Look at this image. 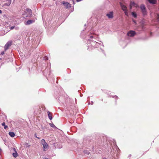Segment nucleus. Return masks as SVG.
Here are the masks:
<instances>
[{"instance_id":"28","label":"nucleus","mask_w":159,"mask_h":159,"mask_svg":"<svg viewBox=\"0 0 159 159\" xmlns=\"http://www.w3.org/2000/svg\"><path fill=\"white\" fill-rule=\"evenodd\" d=\"M2 13V11L1 10H0V14H1Z\"/></svg>"},{"instance_id":"34","label":"nucleus","mask_w":159,"mask_h":159,"mask_svg":"<svg viewBox=\"0 0 159 159\" xmlns=\"http://www.w3.org/2000/svg\"><path fill=\"white\" fill-rule=\"evenodd\" d=\"M57 83H58V81H57Z\"/></svg>"},{"instance_id":"1","label":"nucleus","mask_w":159,"mask_h":159,"mask_svg":"<svg viewBox=\"0 0 159 159\" xmlns=\"http://www.w3.org/2000/svg\"><path fill=\"white\" fill-rule=\"evenodd\" d=\"M120 4L121 9L124 12L125 15L126 16H128L129 15V13L126 7L121 2H120Z\"/></svg>"},{"instance_id":"9","label":"nucleus","mask_w":159,"mask_h":159,"mask_svg":"<svg viewBox=\"0 0 159 159\" xmlns=\"http://www.w3.org/2000/svg\"><path fill=\"white\" fill-rule=\"evenodd\" d=\"M130 6L132 7H138V5L134 2L131 1L130 2Z\"/></svg>"},{"instance_id":"2","label":"nucleus","mask_w":159,"mask_h":159,"mask_svg":"<svg viewBox=\"0 0 159 159\" xmlns=\"http://www.w3.org/2000/svg\"><path fill=\"white\" fill-rule=\"evenodd\" d=\"M41 143L43 144V147L44 151H46V149L48 148V144L45 141V140L43 139H42L41 141Z\"/></svg>"},{"instance_id":"30","label":"nucleus","mask_w":159,"mask_h":159,"mask_svg":"<svg viewBox=\"0 0 159 159\" xmlns=\"http://www.w3.org/2000/svg\"><path fill=\"white\" fill-rule=\"evenodd\" d=\"M2 151V149H1L0 148V152H1Z\"/></svg>"},{"instance_id":"21","label":"nucleus","mask_w":159,"mask_h":159,"mask_svg":"<svg viewBox=\"0 0 159 159\" xmlns=\"http://www.w3.org/2000/svg\"><path fill=\"white\" fill-rule=\"evenodd\" d=\"M44 59L46 60H48V57H44Z\"/></svg>"},{"instance_id":"8","label":"nucleus","mask_w":159,"mask_h":159,"mask_svg":"<svg viewBox=\"0 0 159 159\" xmlns=\"http://www.w3.org/2000/svg\"><path fill=\"white\" fill-rule=\"evenodd\" d=\"M34 20H28L25 23V25H29L33 23L34 22Z\"/></svg>"},{"instance_id":"5","label":"nucleus","mask_w":159,"mask_h":159,"mask_svg":"<svg viewBox=\"0 0 159 159\" xmlns=\"http://www.w3.org/2000/svg\"><path fill=\"white\" fill-rule=\"evenodd\" d=\"M64 5L65 8H69L71 7V5L69 3L67 2H62Z\"/></svg>"},{"instance_id":"18","label":"nucleus","mask_w":159,"mask_h":159,"mask_svg":"<svg viewBox=\"0 0 159 159\" xmlns=\"http://www.w3.org/2000/svg\"><path fill=\"white\" fill-rule=\"evenodd\" d=\"M132 15L135 18H136L137 17V14L135 12H132Z\"/></svg>"},{"instance_id":"33","label":"nucleus","mask_w":159,"mask_h":159,"mask_svg":"<svg viewBox=\"0 0 159 159\" xmlns=\"http://www.w3.org/2000/svg\"><path fill=\"white\" fill-rule=\"evenodd\" d=\"M103 159H107L106 158H103Z\"/></svg>"},{"instance_id":"17","label":"nucleus","mask_w":159,"mask_h":159,"mask_svg":"<svg viewBox=\"0 0 159 159\" xmlns=\"http://www.w3.org/2000/svg\"><path fill=\"white\" fill-rule=\"evenodd\" d=\"M26 10L30 14H32V11L30 9L28 8L26 9Z\"/></svg>"},{"instance_id":"32","label":"nucleus","mask_w":159,"mask_h":159,"mask_svg":"<svg viewBox=\"0 0 159 159\" xmlns=\"http://www.w3.org/2000/svg\"><path fill=\"white\" fill-rule=\"evenodd\" d=\"M56 5H57V2H56Z\"/></svg>"},{"instance_id":"23","label":"nucleus","mask_w":159,"mask_h":159,"mask_svg":"<svg viewBox=\"0 0 159 159\" xmlns=\"http://www.w3.org/2000/svg\"><path fill=\"white\" fill-rule=\"evenodd\" d=\"M15 27L14 26H12L10 28L11 29H13Z\"/></svg>"},{"instance_id":"22","label":"nucleus","mask_w":159,"mask_h":159,"mask_svg":"<svg viewBox=\"0 0 159 159\" xmlns=\"http://www.w3.org/2000/svg\"><path fill=\"white\" fill-rule=\"evenodd\" d=\"M26 145H27L28 146L27 147H29L30 146V145H29L28 143H26Z\"/></svg>"},{"instance_id":"20","label":"nucleus","mask_w":159,"mask_h":159,"mask_svg":"<svg viewBox=\"0 0 159 159\" xmlns=\"http://www.w3.org/2000/svg\"><path fill=\"white\" fill-rule=\"evenodd\" d=\"M4 54V51H2L1 52V54L2 55H3Z\"/></svg>"},{"instance_id":"16","label":"nucleus","mask_w":159,"mask_h":159,"mask_svg":"<svg viewBox=\"0 0 159 159\" xmlns=\"http://www.w3.org/2000/svg\"><path fill=\"white\" fill-rule=\"evenodd\" d=\"M84 152L85 154L86 155H89V154L90 152H89L87 151V150H84Z\"/></svg>"},{"instance_id":"6","label":"nucleus","mask_w":159,"mask_h":159,"mask_svg":"<svg viewBox=\"0 0 159 159\" xmlns=\"http://www.w3.org/2000/svg\"><path fill=\"white\" fill-rule=\"evenodd\" d=\"M135 32L134 31L131 30L127 33V35L128 36L133 37L135 35Z\"/></svg>"},{"instance_id":"14","label":"nucleus","mask_w":159,"mask_h":159,"mask_svg":"<svg viewBox=\"0 0 159 159\" xmlns=\"http://www.w3.org/2000/svg\"><path fill=\"white\" fill-rule=\"evenodd\" d=\"M150 3L152 4H155L156 2V0H148Z\"/></svg>"},{"instance_id":"4","label":"nucleus","mask_w":159,"mask_h":159,"mask_svg":"<svg viewBox=\"0 0 159 159\" xmlns=\"http://www.w3.org/2000/svg\"><path fill=\"white\" fill-rule=\"evenodd\" d=\"M140 8L143 15H146L147 12L145 6L143 5H141Z\"/></svg>"},{"instance_id":"3","label":"nucleus","mask_w":159,"mask_h":159,"mask_svg":"<svg viewBox=\"0 0 159 159\" xmlns=\"http://www.w3.org/2000/svg\"><path fill=\"white\" fill-rule=\"evenodd\" d=\"M12 43V42L11 41H8L4 46V50L6 51L8 49L9 47L11 45Z\"/></svg>"},{"instance_id":"15","label":"nucleus","mask_w":159,"mask_h":159,"mask_svg":"<svg viewBox=\"0 0 159 159\" xmlns=\"http://www.w3.org/2000/svg\"><path fill=\"white\" fill-rule=\"evenodd\" d=\"M2 125L4 126V129H6L8 127V126L7 125H5V122L2 123Z\"/></svg>"},{"instance_id":"11","label":"nucleus","mask_w":159,"mask_h":159,"mask_svg":"<svg viewBox=\"0 0 159 159\" xmlns=\"http://www.w3.org/2000/svg\"><path fill=\"white\" fill-rule=\"evenodd\" d=\"M6 2L4 3V5L6 6H9L11 3V0H6Z\"/></svg>"},{"instance_id":"13","label":"nucleus","mask_w":159,"mask_h":159,"mask_svg":"<svg viewBox=\"0 0 159 159\" xmlns=\"http://www.w3.org/2000/svg\"><path fill=\"white\" fill-rule=\"evenodd\" d=\"M9 135L11 137H13L15 136L14 133L12 132H10L9 133Z\"/></svg>"},{"instance_id":"7","label":"nucleus","mask_w":159,"mask_h":159,"mask_svg":"<svg viewBox=\"0 0 159 159\" xmlns=\"http://www.w3.org/2000/svg\"><path fill=\"white\" fill-rule=\"evenodd\" d=\"M106 15L109 18H112L113 17V12H110L109 13L107 14Z\"/></svg>"},{"instance_id":"26","label":"nucleus","mask_w":159,"mask_h":159,"mask_svg":"<svg viewBox=\"0 0 159 159\" xmlns=\"http://www.w3.org/2000/svg\"><path fill=\"white\" fill-rule=\"evenodd\" d=\"M35 137H36L37 138H38V139H39V138L37 137L36 136V134H35Z\"/></svg>"},{"instance_id":"27","label":"nucleus","mask_w":159,"mask_h":159,"mask_svg":"<svg viewBox=\"0 0 159 159\" xmlns=\"http://www.w3.org/2000/svg\"><path fill=\"white\" fill-rule=\"evenodd\" d=\"M96 43V45L97 46H98V43H97V42Z\"/></svg>"},{"instance_id":"31","label":"nucleus","mask_w":159,"mask_h":159,"mask_svg":"<svg viewBox=\"0 0 159 159\" xmlns=\"http://www.w3.org/2000/svg\"><path fill=\"white\" fill-rule=\"evenodd\" d=\"M134 21V23H135V22H136V21H135V20H134V21Z\"/></svg>"},{"instance_id":"12","label":"nucleus","mask_w":159,"mask_h":159,"mask_svg":"<svg viewBox=\"0 0 159 159\" xmlns=\"http://www.w3.org/2000/svg\"><path fill=\"white\" fill-rule=\"evenodd\" d=\"M47 113L49 118L50 120H52V113L49 111H48Z\"/></svg>"},{"instance_id":"10","label":"nucleus","mask_w":159,"mask_h":159,"mask_svg":"<svg viewBox=\"0 0 159 159\" xmlns=\"http://www.w3.org/2000/svg\"><path fill=\"white\" fill-rule=\"evenodd\" d=\"M13 149L14 151L15 152L13 153V154H12L13 156L14 157H16L18 156V154L16 152V150L15 149V148H13Z\"/></svg>"},{"instance_id":"25","label":"nucleus","mask_w":159,"mask_h":159,"mask_svg":"<svg viewBox=\"0 0 159 159\" xmlns=\"http://www.w3.org/2000/svg\"><path fill=\"white\" fill-rule=\"evenodd\" d=\"M132 6H131L130 5V9H132Z\"/></svg>"},{"instance_id":"35","label":"nucleus","mask_w":159,"mask_h":159,"mask_svg":"<svg viewBox=\"0 0 159 159\" xmlns=\"http://www.w3.org/2000/svg\"><path fill=\"white\" fill-rule=\"evenodd\" d=\"M158 19H159V17H158Z\"/></svg>"},{"instance_id":"24","label":"nucleus","mask_w":159,"mask_h":159,"mask_svg":"<svg viewBox=\"0 0 159 159\" xmlns=\"http://www.w3.org/2000/svg\"><path fill=\"white\" fill-rule=\"evenodd\" d=\"M93 36H91L90 37V40L91 39H93Z\"/></svg>"},{"instance_id":"19","label":"nucleus","mask_w":159,"mask_h":159,"mask_svg":"<svg viewBox=\"0 0 159 159\" xmlns=\"http://www.w3.org/2000/svg\"><path fill=\"white\" fill-rule=\"evenodd\" d=\"M49 125H50L52 127V128H57V127H56V126L54 125V124H53V123H49Z\"/></svg>"},{"instance_id":"29","label":"nucleus","mask_w":159,"mask_h":159,"mask_svg":"<svg viewBox=\"0 0 159 159\" xmlns=\"http://www.w3.org/2000/svg\"><path fill=\"white\" fill-rule=\"evenodd\" d=\"M43 159H48V158H43Z\"/></svg>"}]
</instances>
